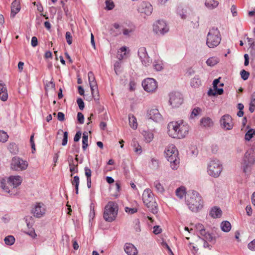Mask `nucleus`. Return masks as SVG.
<instances>
[{"label":"nucleus","instance_id":"f257e3e1","mask_svg":"<svg viewBox=\"0 0 255 255\" xmlns=\"http://www.w3.org/2000/svg\"><path fill=\"white\" fill-rule=\"evenodd\" d=\"M22 181V179L20 176L11 175L7 179H2L0 182V186L9 195H15L17 194V187L21 184Z\"/></svg>","mask_w":255,"mask_h":255},{"label":"nucleus","instance_id":"f03ea898","mask_svg":"<svg viewBox=\"0 0 255 255\" xmlns=\"http://www.w3.org/2000/svg\"><path fill=\"white\" fill-rule=\"evenodd\" d=\"M164 153L167 160L170 163V167L173 170H176L179 167L180 159L178 151L174 144L168 145L165 149Z\"/></svg>","mask_w":255,"mask_h":255},{"label":"nucleus","instance_id":"7ed1b4c3","mask_svg":"<svg viewBox=\"0 0 255 255\" xmlns=\"http://www.w3.org/2000/svg\"><path fill=\"white\" fill-rule=\"evenodd\" d=\"M189 209L193 212H197L203 207V201L200 194L196 191H192L187 199Z\"/></svg>","mask_w":255,"mask_h":255},{"label":"nucleus","instance_id":"20e7f679","mask_svg":"<svg viewBox=\"0 0 255 255\" xmlns=\"http://www.w3.org/2000/svg\"><path fill=\"white\" fill-rule=\"evenodd\" d=\"M142 199L144 205L154 214L157 212V203L156 202L154 195L149 189L144 190Z\"/></svg>","mask_w":255,"mask_h":255},{"label":"nucleus","instance_id":"39448f33","mask_svg":"<svg viewBox=\"0 0 255 255\" xmlns=\"http://www.w3.org/2000/svg\"><path fill=\"white\" fill-rule=\"evenodd\" d=\"M221 36L217 28H211L207 35L206 44L211 48L217 47L220 43Z\"/></svg>","mask_w":255,"mask_h":255},{"label":"nucleus","instance_id":"423d86ee","mask_svg":"<svg viewBox=\"0 0 255 255\" xmlns=\"http://www.w3.org/2000/svg\"><path fill=\"white\" fill-rule=\"evenodd\" d=\"M223 170V165L220 161L217 159L211 160L208 164L207 173L214 178L218 177Z\"/></svg>","mask_w":255,"mask_h":255},{"label":"nucleus","instance_id":"0eeeda50","mask_svg":"<svg viewBox=\"0 0 255 255\" xmlns=\"http://www.w3.org/2000/svg\"><path fill=\"white\" fill-rule=\"evenodd\" d=\"M255 163V155L252 150L247 151L243 157L241 163L242 168L246 173L250 171L251 167Z\"/></svg>","mask_w":255,"mask_h":255},{"label":"nucleus","instance_id":"6e6552de","mask_svg":"<svg viewBox=\"0 0 255 255\" xmlns=\"http://www.w3.org/2000/svg\"><path fill=\"white\" fill-rule=\"evenodd\" d=\"M28 162L18 156L13 157L11 161L10 168L15 171L25 170L28 167Z\"/></svg>","mask_w":255,"mask_h":255},{"label":"nucleus","instance_id":"1a4fd4ad","mask_svg":"<svg viewBox=\"0 0 255 255\" xmlns=\"http://www.w3.org/2000/svg\"><path fill=\"white\" fill-rule=\"evenodd\" d=\"M177 129V133L175 136V138H183L188 134L189 127L187 124L181 120L178 121V128Z\"/></svg>","mask_w":255,"mask_h":255},{"label":"nucleus","instance_id":"9d476101","mask_svg":"<svg viewBox=\"0 0 255 255\" xmlns=\"http://www.w3.org/2000/svg\"><path fill=\"white\" fill-rule=\"evenodd\" d=\"M144 90L148 93H153L157 89V82L153 78H148L142 82Z\"/></svg>","mask_w":255,"mask_h":255},{"label":"nucleus","instance_id":"9b49d317","mask_svg":"<svg viewBox=\"0 0 255 255\" xmlns=\"http://www.w3.org/2000/svg\"><path fill=\"white\" fill-rule=\"evenodd\" d=\"M170 105L173 108L179 107L183 102V99L181 94L179 93H171L169 95Z\"/></svg>","mask_w":255,"mask_h":255},{"label":"nucleus","instance_id":"f8f14e48","mask_svg":"<svg viewBox=\"0 0 255 255\" xmlns=\"http://www.w3.org/2000/svg\"><path fill=\"white\" fill-rule=\"evenodd\" d=\"M138 55L142 62V64L145 66H149L152 63V60L148 56L146 49L145 47H140L138 50Z\"/></svg>","mask_w":255,"mask_h":255},{"label":"nucleus","instance_id":"ddd939ff","mask_svg":"<svg viewBox=\"0 0 255 255\" xmlns=\"http://www.w3.org/2000/svg\"><path fill=\"white\" fill-rule=\"evenodd\" d=\"M153 29L156 33L161 34L166 33L169 30L166 23L163 20L156 21L153 24Z\"/></svg>","mask_w":255,"mask_h":255},{"label":"nucleus","instance_id":"4468645a","mask_svg":"<svg viewBox=\"0 0 255 255\" xmlns=\"http://www.w3.org/2000/svg\"><path fill=\"white\" fill-rule=\"evenodd\" d=\"M220 124L222 128L226 130H230L233 128L234 126L232 117L228 114L225 115L221 117Z\"/></svg>","mask_w":255,"mask_h":255},{"label":"nucleus","instance_id":"2eb2a0df","mask_svg":"<svg viewBox=\"0 0 255 255\" xmlns=\"http://www.w3.org/2000/svg\"><path fill=\"white\" fill-rule=\"evenodd\" d=\"M137 10L141 13L146 15H150L152 11L153 8L151 4L147 1H142L138 6Z\"/></svg>","mask_w":255,"mask_h":255},{"label":"nucleus","instance_id":"dca6fc26","mask_svg":"<svg viewBox=\"0 0 255 255\" xmlns=\"http://www.w3.org/2000/svg\"><path fill=\"white\" fill-rule=\"evenodd\" d=\"M45 206L42 203L35 204L34 208L32 210L33 215L37 218H41L45 213Z\"/></svg>","mask_w":255,"mask_h":255},{"label":"nucleus","instance_id":"f3484780","mask_svg":"<svg viewBox=\"0 0 255 255\" xmlns=\"http://www.w3.org/2000/svg\"><path fill=\"white\" fill-rule=\"evenodd\" d=\"M114 27L115 29L114 30V32L115 33V35H118L119 34H120L123 32V34L125 35L129 36L134 31V28H124L123 25H119L117 23H115Z\"/></svg>","mask_w":255,"mask_h":255},{"label":"nucleus","instance_id":"a211bd4d","mask_svg":"<svg viewBox=\"0 0 255 255\" xmlns=\"http://www.w3.org/2000/svg\"><path fill=\"white\" fill-rule=\"evenodd\" d=\"M178 128V121L170 122L167 125V132L168 135L173 138H175V136L177 133V129Z\"/></svg>","mask_w":255,"mask_h":255},{"label":"nucleus","instance_id":"6ab92c4d","mask_svg":"<svg viewBox=\"0 0 255 255\" xmlns=\"http://www.w3.org/2000/svg\"><path fill=\"white\" fill-rule=\"evenodd\" d=\"M220 78L218 79H216L214 80L213 81V88L214 89V90H215V92L212 89H210L208 91V94L209 96H214L216 94H217L218 95H221L223 93V89L222 88H218V84L220 82Z\"/></svg>","mask_w":255,"mask_h":255},{"label":"nucleus","instance_id":"aec40b11","mask_svg":"<svg viewBox=\"0 0 255 255\" xmlns=\"http://www.w3.org/2000/svg\"><path fill=\"white\" fill-rule=\"evenodd\" d=\"M103 217L106 221L112 222V202L110 201L105 207Z\"/></svg>","mask_w":255,"mask_h":255},{"label":"nucleus","instance_id":"412c9836","mask_svg":"<svg viewBox=\"0 0 255 255\" xmlns=\"http://www.w3.org/2000/svg\"><path fill=\"white\" fill-rule=\"evenodd\" d=\"M21 9L20 0H14L11 5V17H14Z\"/></svg>","mask_w":255,"mask_h":255},{"label":"nucleus","instance_id":"4be33fe9","mask_svg":"<svg viewBox=\"0 0 255 255\" xmlns=\"http://www.w3.org/2000/svg\"><path fill=\"white\" fill-rule=\"evenodd\" d=\"M124 250L128 255H137L138 253L136 248L131 243L126 244Z\"/></svg>","mask_w":255,"mask_h":255},{"label":"nucleus","instance_id":"5701e85b","mask_svg":"<svg viewBox=\"0 0 255 255\" xmlns=\"http://www.w3.org/2000/svg\"><path fill=\"white\" fill-rule=\"evenodd\" d=\"M148 116L155 122H158L161 118V115L157 109H151L148 113Z\"/></svg>","mask_w":255,"mask_h":255},{"label":"nucleus","instance_id":"b1692460","mask_svg":"<svg viewBox=\"0 0 255 255\" xmlns=\"http://www.w3.org/2000/svg\"><path fill=\"white\" fill-rule=\"evenodd\" d=\"M129 52V50L128 49L127 47H122L118 50L117 57L119 60H122L127 57V54H128Z\"/></svg>","mask_w":255,"mask_h":255},{"label":"nucleus","instance_id":"393cba45","mask_svg":"<svg viewBox=\"0 0 255 255\" xmlns=\"http://www.w3.org/2000/svg\"><path fill=\"white\" fill-rule=\"evenodd\" d=\"M8 99V94L5 85L0 81V99L6 101Z\"/></svg>","mask_w":255,"mask_h":255},{"label":"nucleus","instance_id":"a878e982","mask_svg":"<svg viewBox=\"0 0 255 255\" xmlns=\"http://www.w3.org/2000/svg\"><path fill=\"white\" fill-rule=\"evenodd\" d=\"M78 155H76L75 160L76 162L72 160L71 161L69 162V168L70 171L71 172V176H72L75 173H77L78 172Z\"/></svg>","mask_w":255,"mask_h":255},{"label":"nucleus","instance_id":"bb28decb","mask_svg":"<svg viewBox=\"0 0 255 255\" xmlns=\"http://www.w3.org/2000/svg\"><path fill=\"white\" fill-rule=\"evenodd\" d=\"M213 122L209 117H204L200 120V125L203 127H211L213 126Z\"/></svg>","mask_w":255,"mask_h":255},{"label":"nucleus","instance_id":"cd10ccee","mask_svg":"<svg viewBox=\"0 0 255 255\" xmlns=\"http://www.w3.org/2000/svg\"><path fill=\"white\" fill-rule=\"evenodd\" d=\"M222 214V211L221 210L216 207L213 208L210 212V215L214 218H220Z\"/></svg>","mask_w":255,"mask_h":255},{"label":"nucleus","instance_id":"c85d7f7f","mask_svg":"<svg viewBox=\"0 0 255 255\" xmlns=\"http://www.w3.org/2000/svg\"><path fill=\"white\" fill-rule=\"evenodd\" d=\"M89 85L90 86L92 96L94 97V99H95L96 95L98 94V86L96 81L95 80L93 82H90Z\"/></svg>","mask_w":255,"mask_h":255},{"label":"nucleus","instance_id":"c756f323","mask_svg":"<svg viewBox=\"0 0 255 255\" xmlns=\"http://www.w3.org/2000/svg\"><path fill=\"white\" fill-rule=\"evenodd\" d=\"M142 134L144 137L146 142H151L154 137L153 133L152 131L149 130H144L142 131Z\"/></svg>","mask_w":255,"mask_h":255},{"label":"nucleus","instance_id":"7c9ffc66","mask_svg":"<svg viewBox=\"0 0 255 255\" xmlns=\"http://www.w3.org/2000/svg\"><path fill=\"white\" fill-rule=\"evenodd\" d=\"M205 4L207 8L212 9L217 7L219 2L216 0H206Z\"/></svg>","mask_w":255,"mask_h":255},{"label":"nucleus","instance_id":"2f4dec72","mask_svg":"<svg viewBox=\"0 0 255 255\" xmlns=\"http://www.w3.org/2000/svg\"><path fill=\"white\" fill-rule=\"evenodd\" d=\"M131 145L135 153L137 154H140L142 152V150L141 147L136 140H132Z\"/></svg>","mask_w":255,"mask_h":255},{"label":"nucleus","instance_id":"473e14b6","mask_svg":"<svg viewBox=\"0 0 255 255\" xmlns=\"http://www.w3.org/2000/svg\"><path fill=\"white\" fill-rule=\"evenodd\" d=\"M123 61L120 60L117 61L114 65V70L116 74L118 75H120L123 71Z\"/></svg>","mask_w":255,"mask_h":255},{"label":"nucleus","instance_id":"72a5a7b5","mask_svg":"<svg viewBox=\"0 0 255 255\" xmlns=\"http://www.w3.org/2000/svg\"><path fill=\"white\" fill-rule=\"evenodd\" d=\"M129 124L130 127L133 129H136L137 127V123L136 118L133 115L128 116Z\"/></svg>","mask_w":255,"mask_h":255},{"label":"nucleus","instance_id":"f704fd0d","mask_svg":"<svg viewBox=\"0 0 255 255\" xmlns=\"http://www.w3.org/2000/svg\"><path fill=\"white\" fill-rule=\"evenodd\" d=\"M200 236L202 237L203 240L211 241L212 240V236L210 234L207 232L205 229H203L201 232H199Z\"/></svg>","mask_w":255,"mask_h":255},{"label":"nucleus","instance_id":"c9c22d12","mask_svg":"<svg viewBox=\"0 0 255 255\" xmlns=\"http://www.w3.org/2000/svg\"><path fill=\"white\" fill-rule=\"evenodd\" d=\"M80 183V179L78 176H75L73 177V179L71 180V183L73 186L75 187V193L76 194H78V189H79V185Z\"/></svg>","mask_w":255,"mask_h":255},{"label":"nucleus","instance_id":"e433bc0d","mask_svg":"<svg viewBox=\"0 0 255 255\" xmlns=\"http://www.w3.org/2000/svg\"><path fill=\"white\" fill-rule=\"evenodd\" d=\"M221 228L223 232H229L231 229V223L227 221H223L221 224Z\"/></svg>","mask_w":255,"mask_h":255},{"label":"nucleus","instance_id":"4c0bfd02","mask_svg":"<svg viewBox=\"0 0 255 255\" xmlns=\"http://www.w3.org/2000/svg\"><path fill=\"white\" fill-rule=\"evenodd\" d=\"M186 194V189L184 187L181 186L176 190V196L180 199L183 198Z\"/></svg>","mask_w":255,"mask_h":255},{"label":"nucleus","instance_id":"58836bf2","mask_svg":"<svg viewBox=\"0 0 255 255\" xmlns=\"http://www.w3.org/2000/svg\"><path fill=\"white\" fill-rule=\"evenodd\" d=\"M201 84V80L198 76H195L191 79L190 82L191 86L193 87H198Z\"/></svg>","mask_w":255,"mask_h":255},{"label":"nucleus","instance_id":"ea45409f","mask_svg":"<svg viewBox=\"0 0 255 255\" xmlns=\"http://www.w3.org/2000/svg\"><path fill=\"white\" fill-rule=\"evenodd\" d=\"M154 187L157 192L162 193L164 191L163 186L158 180H156L154 182Z\"/></svg>","mask_w":255,"mask_h":255},{"label":"nucleus","instance_id":"a19ab883","mask_svg":"<svg viewBox=\"0 0 255 255\" xmlns=\"http://www.w3.org/2000/svg\"><path fill=\"white\" fill-rule=\"evenodd\" d=\"M88 136L87 132L83 133L82 136V148L85 150L88 146Z\"/></svg>","mask_w":255,"mask_h":255},{"label":"nucleus","instance_id":"79ce46f5","mask_svg":"<svg viewBox=\"0 0 255 255\" xmlns=\"http://www.w3.org/2000/svg\"><path fill=\"white\" fill-rule=\"evenodd\" d=\"M219 62V60L216 57H211L207 59L206 63L208 66H213Z\"/></svg>","mask_w":255,"mask_h":255},{"label":"nucleus","instance_id":"37998d69","mask_svg":"<svg viewBox=\"0 0 255 255\" xmlns=\"http://www.w3.org/2000/svg\"><path fill=\"white\" fill-rule=\"evenodd\" d=\"M5 244L7 245H12L15 242V238L12 236H8L4 238Z\"/></svg>","mask_w":255,"mask_h":255},{"label":"nucleus","instance_id":"c03bdc74","mask_svg":"<svg viewBox=\"0 0 255 255\" xmlns=\"http://www.w3.org/2000/svg\"><path fill=\"white\" fill-rule=\"evenodd\" d=\"M115 189L116 192L113 194V197H114L115 198H117L120 195L121 190V185L119 182H117L115 184Z\"/></svg>","mask_w":255,"mask_h":255},{"label":"nucleus","instance_id":"a18cd8bd","mask_svg":"<svg viewBox=\"0 0 255 255\" xmlns=\"http://www.w3.org/2000/svg\"><path fill=\"white\" fill-rule=\"evenodd\" d=\"M8 138L7 133L3 130L0 131V142H5Z\"/></svg>","mask_w":255,"mask_h":255},{"label":"nucleus","instance_id":"49530a36","mask_svg":"<svg viewBox=\"0 0 255 255\" xmlns=\"http://www.w3.org/2000/svg\"><path fill=\"white\" fill-rule=\"evenodd\" d=\"M255 134V131L253 129H251L246 133L245 138L246 140L249 141Z\"/></svg>","mask_w":255,"mask_h":255},{"label":"nucleus","instance_id":"de8ad7c7","mask_svg":"<svg viewBox=\"0 0 255 255\" xmlns=\"http://www.w3.org/2000/svg\"><path fill=\"white\" fill-rule=\"evenodd\" d=\"M153 66L157 71H161L163 69V64L160 61H155L153 62Z\"/></svg>","mask_w":255,"mask_h":255},{"label":"nucleus","instance_id":"09e8293b","mask_svg":"<svg viewBox=\"0 0 255 255\" xmlns=\"http://www.w3.org/2000/svg\"><path fill=\"white\" fill-rule=\"evenodd\" d=\"M118 206L117 203L113 202V221L114 220L118 214Z\"/></svg>","mask_w":255,"mask_h":255},{"label":"nucleus","instance_id":"8fccbe9b","mask_svg":"<svg viewBox=\"0 0 255 255\" xmlns=\"http://www.w3.org/2000/svg\"><path fill=\"white\" fill-rule=\"evenodd\" d=\"M9 149L11 153L16 154L18 152L17 146L14 143H12L9 144Z\"/></svg>","mask_w":255,"mask_h":255},{"label":"nucleus","instance_id":"3c124183","mask_svg":"<svg viewBox=\"0 0 255 255\" xmlns=\"http://www.w3.org/2000/svg\"><path fill=\"white\" fill-rule=\"evenodd\" d=\"M112 159L109 160L107 165L105 166L104 169V174H107L108 172L112 170Z\"/></svg>","mask_w":255,"mask_h":255},{"label":"nucleus","instance_id":"603ef678","mask_svg":"<svg viewBox=\"0 0 255 255\" xmlns=\"http://www.w3.org/2000/svg\"><path fill=\"white\" fill-rule=\"evenodd\" d=\"M201 112V109L200 108H195L193 110L191 114V118H194L196 116H197Z\"/></svg>","mask_w":255,"mask_h":255},{"label":"nucleus","instance_id":"864d4df0","mask_svg":"<svg viewBox=\"0 0 255 255\" xmlns=\"http://www.w3.org/2000/svg\"><path fill=\"white\" fill-rule=\"evenodd\" d=\"M65 38L67 43L69 45H71L72 43V36L70 32L67 31L66 32Z\"/></svg>","mask_w":255,"mask_h":255},{"label":"nucleus","instance_id":"5fc2aeb1","mask_svg":"<svg viewBox=\"0 0 255 255\" xmlns=\"http://www.w3.org/2000/svg\"><path fill=\"white\" fill-rule=\"evenodd\" d=\"M241 75L242 78L244 80H246L248 79L249 75H250V73H249V72L246 71L245 70H242L241 71Z\"/></svg>","mask_w":255,"mask_h":255},{"label":"nucleus","instance_id":"6e6d98bb","mask_svg":"<svg viewBox=\"0 0 255 255\" xmlns=\"http://www.w3.org/2000/svg\"><path fill=\"white\" fill-rule=\"evenodd\" d=\"M129 91H134L136 88V82L133 79H131L130 80L129 83Z\"/></svg>","mask_w":255,"mask_h":255},{"label":"nucleus","instance_id":"4d7b16f0","mask_svg":"<svg viewBox=\"0 0 255 255\" xmlns=\"http://www.w3.org/2000/svg\"><path fill=\"white\" fill-rule=\"evenodd\" d=\"M85 174L87 179H91L92 171L88 167L84 168Z\"/></svg>","mask_w":255,"mask_h":255},{"label":"nucleus","instance_id":"13d9d810","mask_svg":"<svg viewBox=\"0 0 255 255\" xmlns=\"http://www.w3.org/2000/svg\"><path fill=\"white\" fill-rule=\"evenodd\" d=\"M137 209L135 208H125V211L130 214H133L137 212Z\"/></svg>","mask_w":255,"mask_h":255},{"label":"nucleus","instance_id":"bf43d9fd","mask_svg":"<svg viewBox=\"0 0 255 255\" xmlns=\"http://www.w3.org/2000/svg\"><path fill=\"white\" fill-rule=\"evenodd\" d=\"M77 103L81 110H83L84 108V103L81 98H78Z\"/></svg>","mask_w":255,"mask_h":255},{"label":"nucleus","instance_id":"052dcab7","mask_svg":"<svg viewBox=\"0 0 255 255\" xmlns=\"http://www.w3.org/2000/svg\"><path fill=\"white\" fill-rule=\"evenodd\" d=\"M248 248L252 251H255V239L248 245Z\"/></svg>","mask_w":255,"mask_h":255},{"label":"nucleus","instance_id":"680f3d73","mask_svg":"<svg viewBox=\"0 0 255 255\" xmlns=\"http://www.w3.org/2000/svg\"><path fill=\"white\" fill-rule=\"evenodd\" d=\"M30 142L31 148L32 149V152H33L35 150V145L34 141V133H33L30 136Z\"/></svg>","mask_w":255,"mask_h":255},{"label":"nucleus","instance_id":"e2e57ef3","mask_svg":"<svg viewBox=\"0 0 255 255\" xmlns=\"http://www.w3.org/2000/svg\"><path fill=\"white\" fill-rule=\"evenodd\" d=\"M151 167L152 168L156 169L158 167V161L156 159L152 158L151 160Z\"/></svg>","mask_w":255,"mask_h":255},{"label":"nucleus","instance_id":"0e129e2a","mask_svg":"<svg viewBox=\"0 0 255 255\" xmlns=\"http://www.w3.org/2000/svg\"><path fill=\"white\" fill-rule=\"evenodd\" d=\"M68 141V132L65 131L63 133V138L62 139V145H65L67 143Z\"/></svg>","mask_w":255,"mask_h":255},{"label":"nucleus","instance_id":"69168bd1","mask_svg":"<svg viewBox=\"0 0 255 255\" xmlns=\"http://www.w3.org/2000/svg\"><path fill=\"white\" fill-rule=\"evenodd\" d=\"M77 120L80 124H82L84 123V118L83 115L81 113H78Z\"/></svg>","mask_w":255,"mask_h":255},{"label":"nucleus","instance_id":"338daca9","mask_svg":"<svg viewBox=\"0 0 255 255\" xmlns=\"http://www.w3.org/2000/svg\"><path fill=\"white\" fill-rule=\"evenodd\" d=\"M25 233L33 239L36 238V237H37V235L35 233L34 230L33 229L29 231L28 232H26Z\"/></svg>","mask_w":255,"mask_h":255},{"label":"nucleus","instance_id":"774afa93","mask_svg":"<svg viewBox=\"0 0 255 255\" xmlns=\"http://www.w3.org/2000/svg\"><path fill=\"white\" fill-rule=\"evenodd\" d=\"M88 76L89 82H93L94 81L96 80L94 73L92 72H91V71L89 72L88 74Z\"/></svg>","mask_w":255,"mask_h":255}]
</instances>
